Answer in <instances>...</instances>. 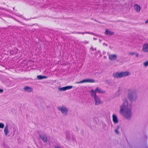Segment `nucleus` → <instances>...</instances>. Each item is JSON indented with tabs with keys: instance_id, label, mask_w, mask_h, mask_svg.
I'll use <instances>...</instances> for the list:
<instances>
[{
	"instance_id": "9d476101",
	"label": "nucleus",
	"mask_w": 148,
	"mask_h": 148,
	"mask_svg": "<svg viewBox=\"0 0 148 148\" xmlns=\"http://www.w3.org/2000/svg\"><path fill=\"white\" fill-rule=\"evenodd\" d=\"M134 9L136 12L139 13L140 12L141 10V8L139 5L137 4H135L134 5Z\"/></svg>"
},
{
	"instance_id": "2eb2a0df",
	"label": "nucleus",
	"mask_w": 148,
	"mask_h": 148,
	"mask_svg": "<svg viewBox=\"0 0 148 148\" xmlns=\"http://www.w3.org/2000/svg\"><path fill=\"white\" fill-rule=\"evenodd\" d=\"M143 66L145 67H147L148 66V60L144 62L143 63Z\"/></svg>"
},
{
	"instance_id": "6e6552de",
	"label": "nucleus",
	"mask_w": 148,
	"mask_h": 148,
	"mask_svg": "<svg viewBox=\"0 0 148 148\" xmlns=\"http://www.w3.org/2000/svg\"><path fill=\"white\" fill-rule=\"evenodd\" d=\"M94 82V80L92 79H86L83 80L81 81L77 82L75 83V84H80L84 83L89 82V83H93Z\"/></svg>"
},
{
	"instance_id": "1a4fd4ad",
	"label": "nucleus",
	"mask_w": 148,
	"mask_h": 148,
	"mask_svg": "<svg viewBox=\"0 0 148 148\" xmlns=\"http://www.w3.org/2000/svg\"><path fill=\"white\" fill-rule=\"evenodd\" d=\"M104 33L107 36H111L113 35L114 34V33L113 32L107 29H106Z\"/></svg>"
},
{
	"instance_id": "f3484780",
	"label": "nucleus",
	"mask_w": 148,
	"mask_h": 148,
	"mask_svg": "<svg viewBox=\"0 0 148 148\" xmlns=\"http://www.w3.org/2000/svg\"><path fill=\"white\" fill-rule=\"evenodd\" d=\"M119 126H118L116 127V128L115 130H114V132L115 133L117 134H119Z\"/></svg>"
},
{
	"instance_id": "5701e85b",
	"label": "nucleus",
	"mask_w": 148,
	"mask_h": 148,
	"mask_svg": "<svg viewBox=\"0 0 148 148\" xmlns=\"http://www.w3.org/2000/svg\"><path fill=\"white\" fill-rule=\"evenodd\" d=\"M55 148H61L60 147V146H58V145H56V146H55Z\"/></svg>"
},
{
	"instance_id": "a211bd4d",
	"label": "nucleus",
	"mask_w": 148,
	"mask_h": 148,
	"mask_svg": "<svg viewBox=\"0 0 148 148\" xmlns=\"http://www.w3.org/2000/svg\"><path fill=\"white\" fill-rule=\"evenodd\" d=\"M4 127V124L2 123H0V128L3 129Z\"/></svg>"
},
{
	"instance_id": "20e7f679",
	"label": "nucleus",
	"mask_w": 148,
	"mask_h": 148,
	"mask_svg": "<svg viewBox=\"0 0 148 148\" xmlns=\"http://www.w3.org/2000/svg\"><path fill=\"white\" fill-rule=\"evenodd\" d=\"M57 108L63 115L66 116L68 113L69 109L64 105H62L61 106H59L57 107Z\"/></svg>"
},
{
	"instance_id": "412c9836",
	"label": "nucleus",
	"mask_w": 148,
	"mask_h": 148,
	"mask_svg": "<svg viewBox=\"0 0 148 148\" xmlns=\"http://www.w3.org/2000/svg\"><path fill=\"white\" fill-rule=\"evenodd\" d=\"M145 24H147L148 23V18L145 21Z\"/></svg>"
},
{
	"instance_id": "b1692460",
	"label": "nucleus",
	"mask_w": 148,
	"mask_h": 148,
	"mask_svg": "<svg viewBox=\"0 0 148 148\" xmlns=\"http://www.w3.org/2000/svg\"><path fill=\"white\" fill-rule=\"evenodd\" d=\"M3 92V90L2 89H0V93H1Z\"/></svg>"
},
{
	"instance_id": "f257e3e1",
	"label": "nucleus",
	"mask_w": 148,
	"mask_h": 148,
	"mask_svg": "<svg viewBox=\"0 0 148 148\" xmlns=\"http://www.w3.org/2000/svg\"><path fill=\"white\" fill-rule=\"evenodd\" d=\"M138 98L136 90L133 89H129L127 91V98L123 100L119 108V113L125 119L130 120L132 116V103L135 102Z\"/></svg>"
},
{
	"instance_id": "dca6fc26",
	"label": "nucleus",
	"mask_w": 148,
	"mask_h": 148,
	"mask_svg": "<svg viewBox=\"0 0 148 148\" xmlns=\"http://www.w3.org/2000/svg\"><path fill=\"white\" fill-rule=\"evenodd\" d=\"M47 78V77L38 75L37 76V78L38 79H46Z\"/></svg>"
},
{
	"instance_id": "0eeeda50",
	"label": "nucleus",
	"mask_w": 148,
	"mask_h": 148,
	"mask_svg": "<svg viewBox=\"0 0 148 148\" xmlns=\"http://www.w3.org/2000/svg\"><path fill=\"white\" fill-rule=\"evenodd\" d=\"M72 88V86H66L62 87H59L58 88V90L59 91H64L67 90L71 89Z\"/></svg>"
},
{
	"instance_id": "4468645a",
	"label": "nucleus",
	"mask_w": 148,
	"mask_h": 148,
	"mask_svg": "<svg viewBox=\"0 0 148 148\" xmlns=\"http://www.w3.org/2000/svg\"><path fill=\"white\" fill-rule=\"evenodd\" d=\"M4 131L5 135L7 136L9 133L8 126L7 125L6 126L4 127Z\"/></svg>"
},
{
	"instance_id": "423d86ee",
	"label": "nucleus",
	"mask_w": 148,
	"mask_h": 148,
	"mask_svg": "<svg viewBox=\"0 0 148 148\" xmlns=\"http://www.w3.org/2000/svg\"><path fill=\"white\" fill-rule=\"evenodd\" d=\"M108 58L109 60L111 61H115L117 58V55L116 54H111L109 55Z\"/></svg>"
},
{
	"instance_id": "aec40b11",
	"label": "nucleus",
	"mask_w": 148,
	"mask_h": 148,
	"mask_svg": "<svg viewBox=\"0 0 148 148\" xmlns=\"http://www.w3.org/2000/svg\"><path fill=\"white\" fill-rule=\"evenodd\" d=\"M134 55L137 58L139 56L138 53L135 52Z\"/></svg>"
},
{
	"instance_id": "6ab92c4d",
	"label": "nucleus",
	"mask_w": 148,
	"mask_h": 148,
	"mask_svg": "<svg viewBox=\"0 0 148 148\" xmlns=\"http://www.w3.org/2000/svg\"><path fill=\"white\" fill-rule=\"evenodd\" d=\"M135 52H131L129 53V56H133L134 55V54H135Z\"/></svg>"
},
{
	"instance_id": "f8f14e48",
	"label": "nucleus",
	"mask_w": 148,
	"mask_h": 148,
	"mask_svg": "<svg viewBox=\"0 0 148 148\" xmlns=\"http://www.w3.org/2000/svg\"><path fill=\"white\" fill-rule=\"evenodd\" d=\"M23 89L25 91L28 92H31L32 91L33 88L29 86H25L23 88Z\"/></svg>"
},
{
	"instance_id": "7ed1b4c3",
	"label": "nucleus",
	"mask_w": 148,
	"mask_h": 148,
	"mask_svg": "<svg viewBox=\"0 0 148 148\" xmlns=\"http://www.w3.org/2000/svg\"><path fill=\"white\" fill-rule=\"evenodd\" d=\"M131 74V72L130 71H125L114 73L112 74V76L114 78L120 79L129 76Z\"/></svg>"
},
{
	"instance_id": "9b49d317",
	"label": "nucleus",
	"mask_w": 148,
	"mask_h": 148,
	"mask_svg": "<svg viewBox=\"0 0 148 148\" xmlns=\"http://www.w3.org/2000/svg\"><path fill=\"white\" fill-rule=\"evenodd\" d=\"M40 137L44 143H47V138L46 135L44 134L40 135Z\"/></svg>"
},
{
	"instance_id": "39448f33",
	"label": "nucleus",
	"mask_w": 148,
	"mask_h": 148,
	"mask_svg": "<svg viewBox=\"0 0 148 148\" xmlns=\"http://www.w3.org/2000/svg\"><path fill=\"white\" fill-rule=\"evenodd\" d=\"M142 50L144 53H148V42L144 44L142 47Z\"/></svg>"
},
{
	"instance_id": "ddd939ff",
	"label": "nucleus",
	"mask_w": 148,
	"mask_h": 148,
	"mask_svg": "<svg viewBox=\"0 0 148 148\" xmlns=\"http://www.w3.org/2000/svg\"><path fill=\"white\" fill-rule=\"evenodd\" d=\"M112 118L113 121L114 123H118V119L116 115L113 114L112 116Z\"/></svg>"
},
{
	"instance_id": "4be33fe9",
	"label": "nucleus",
	"mask_w": 148,
	"mask_h": 148,
	"mask_svg": "<svg viewBox=\"0 0 148 148\" xmlns=\"http://www.w3.org/2000/svg\"><path fill=\"white\" fill-rule=\"evenodd\" d=\"M106 127L107 126L106 125H104L103 127V128L105 129H106Z\"/></svg>"
},
{
	"instance_id": "f03ea898",
	"label": "nucleus",
	"mask_w": 148,
	"mask_h": 148,
	"mask_svg": "<svg viewBox=\"0 0 148 148\" xmlns=\"http://www.w3.org/2000/svg\"><path fill=\"white\" fill-rule=\"evenodd\" d=\"M91 96L93 98L95 104V106L101 105L103 102L100 99V97L96 94V92L99 93H105L106 92L100 88L97 87L95 90L92 89L90 91Z\"/></svg>"
}]
</instances>
